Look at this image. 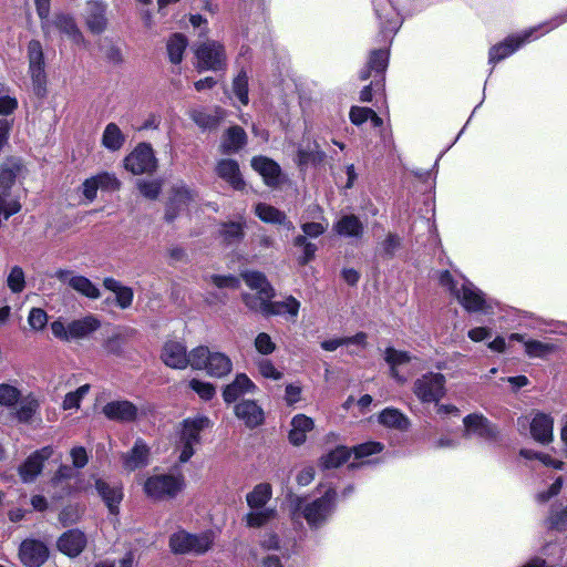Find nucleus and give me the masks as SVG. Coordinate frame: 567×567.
I'll use <instances>...</instances> for the list:
<instances>
[{
	"mask_svg": "<svg viewBox=\"0 0 567 567\" xmlns=\"http://www.w3.org/2000/svg\"><path fill=\"white\" fill-rule=\"evenodd\" d=\"M439 284L450 291L457 301L470 312L486 311L483 292L465 278L454 279L450 271L439 274Z\"/></svg>",
	"mask_w": 567,
	"mask_h": 567,
	"instance_id": "nucleus-1",
	"label": "nucleus"
},
{
	"mask_svg": "<svg viewBox=\"0 0 567 567\" xmlns=\"http://www.w3.org/2000/svg\"><path fill=\"white\" fill-rule=\"evenodd\" d=\"M210 426V420L204 415L188 417L182 422L174 446L179 463H186L193 457L196 447L200 445V433Z\"/></svg>",
	"mask_w": 567,
	"mask_h": 567,
	"instance_id": "nucleus-2",
	"label": "nucleus"
},
{
	"mask_svg": "<svg viewBox=\"0 0 567 567\" xmlns=\"http://www.w3.org/2000/svg\"><path fill=\"white\" fill-rule=\"evenodd\" d=\"M337 493L329 488L321 497L306 503L302 498H297L295 511L300 512L310 527H319L327 522L333 513L336 506Z\"/></svg>",
	"mask_w": 567,
	"mask_h": 567,
	"instance_id": "nucleus-3",
	"label": "nucleus"
},
{
	"mask_svg": "<svg viewBox=\"0 0 567 567\" xmlns=\"http://www.w3.org/2000/svg\"><path fill=\"white\" fill-rule=\"evenodd\" d=\"M185 487V478L182 474H158L147 477L143 489L147 497L155 501L174 498Z\"/></svg>",
	"mask_w": 567,
	"mask_h": 567,
	"instance_id": "nucleus-4",
	"label": "nucleus"
},
{
	"mask_svg": "<svg viewBox=\"0 0 567 567\" xmlns=\"http://www.w3.org/2000/svg\"><path fill=\"white\" fill-rule=\"evenodd\" d=\"M192 368L205 370L207 374L223 378L233 369L231 360L223 352H213L207 347L200 346L193 349Z\"/></svg>",
	"mask_w": 567,
	"mask_h": 567,
	"instance_id": "nucleus-5",
	"label": "nucleus"
},
{
	"mask_svg": "<svg viewBox=\"0 0 567 567\" xmlns=\"http://www.w3.org/2000/svg\"><path fill=\"white\" fill-rule=\"evenodd\" d=\"M214 538V533L209 530L200 534H189L185 530H178L171 536L169 547L175 554L199 555L212 548Z\"/></svg>",
	"mask_w": 567,
	"mask_h": 567,
	"instance_id": "nucleus-6",
	"label": "nucleus"
},
{
	"mask_svg": "<svg viewBox=\"0 0 567 567\" xmlns=\"http://www.w3.org/2000/svg\"><path fill=\"white\" fill-rule=\"evenodd\" d=\"M99 327L100 321L93 316H86L69 323H65L62 319H58L50 324L52 334L64 342L83 339L97 330Z\"/></svg>",
	"mask_w": 567,
	"mask_h": 567,
	"instance_id": "nucleus-7",
	"label": "nucleus"
},
{
	"mask_svg": "<svg viewBox=\"0 0 567 567\" xmlns=\"http://www.w3.org/2000/svg\"><path fill=\"white\" fill-rule=\"evenodd\" d=\"M246 306L266 317L270 316H286L288 320L295 322L298 318L301 303L292 296L286 297L284 300L272 301L271 299H265V301H258L254 298L246 297Z\"/></svg>",
	"mask_w": 567,
	"mask_h": 567,
	"instance_id": "nucleus-8",
	"label": "nucleus"
},
{
	"mask_svg": "<svg viewBox=\"0 0 567 567\" xmlns=\"http://www.w3.org/2000/svg\"><path fill=\"white\" fill-rule=\"evenodd\" d=\"M413 393L422 403H437L445 395V377L427 372L413 383Z\"/></svg>",
	"mask_w": 567,
	"mask_h": 567,
	"instance_id": "nucleus-9",
	"label": "nucleus"
},
{
	"mask_svg": "<svg viewBox=\"0 0 567 567\" xmlns=\"http://www.w3.org/2000/svg\"><path fill=\"white\" fill-rule=\"evenodd\" d=\"M29 75L32 81L33 91L38 96L47 93V74L44 69V53L41 43L32 40L28 44Z\"/></svg>",
	"mask_w": 567,
	"mask_h": 567,
	"instance_id": "nucleus-10",
	"label": "nucleus"
},
{
	"mask_svg": "<svg viewBox=\"0 0 567 567\" xmlns=\"http://www.w3.org/2000/svg\"><path fill=\"white\" fill-rule=\"evenodd\" d=\"M197 69L199 71H219L226 68L227 58L224 45L209 40L196 49Z\"/></svg>",
	"mask_w": 567,
	"mask_h": 567,
	"instance_id": "nucleus-11",
	"label": "nucleus"
},
{
	"mask_svg": "<svg viewBox=\"0 0 567 567\" xmlns=\"http://www.w3.org/2000/svg\"><path fill=\"white\" fill-rule=\"evenodd\" d=\"M124 167L134 175L153 173L157 167L153 148L146 143L138 144L124 158Z\"/></svg>",
	"mask_w": 567,
	"mask_h": 567,
	"instance_id": "nucleus-12",
	"label": "nucleus"
},
{
	"mask_svg": "<svg viewBox=\"0 0 567 567\" xmlns=\"http://www.w3.org/2000/svg\"><path fill=\"white\" fill-rule=\"evenodd\" d=\"M94 488L101 497L110 514L117 515L120 513V504L123 501V485L120 482L92 476Z\"/></svg>",
	"mask_w": 567,
	"mask_h": 567,
	"instance_id": "nucleus-13",
	"label": "nucleus"
},
{
	"mask_svg": "<svg viewBox=\"0 0 567 567\" xmlns=\"http://www.w3.org/2000/svg\"><path fill=\"white\" fill-rule=\"evenodd\" d=\"M545 24H540L536 28H532L529 30L524 31L519 35H513L507 38L504 42L494 45L489 50V63H496L507 58L512 53H514L520 45L529 42L535 37L534 33L538 30H542Z\"/></svg>",
	"mask_w": 567,
	"mask_h": 567,
	"instance_id": "nucleus-14",
	"label": "nucleus"
},
{
	"mask_svg": "<svg viewBox=\"0 0 567 567\" xmlns=\"http://www.w3.org/2000/svg\"><path fill=\"white\" fill-rule=\"evenodd\" d=\"M161 359L163 363L172 369L183 370L192 367L193 350L187 353L186 347L177 341H167L163 346Z\"/></svg>",
	"mask_w": 567,
	"mask_h": 567,
	"instance_id": "nucleus-15",
	"label": "nucleus"
},
{
	"mask_svg": "<svg viewBox=\"0 0 567 567\" xmlns=\"http://www.w3.org/2000/svg\"><path fill=\"white\" fill-rule=\"evenodd\" d=\"M19 557L27 567H40L47 561L49 549L40 540L25 539L20 545Z\"/></svg>",
	"mask_w": 567,
	"mask_h": 567,
	"instance_id": "nucleus-16",
	"label": "nucleus"
},
{
	"mask_svg": "<svg viewBox=\"0 0 567 567\" xmlns=\"http://www.w3.org/2000/svg\"><path fill=\"white\" fill-rule=\"evenodd\" d=\"M6 89L0 84V151L7 144L9 133L12 127V121L6 118L18 109V100L6 93Z\"/></svg>",
	"mask_w": 567,
	"mask_h": 567,
	"instance_id": "nucleus-17",
	"label": "nucleus"
},
{
	"mask_svg": "<svg viewBox=\"0 0 567 567\" xmlns=\"http://www.w3.org/2000/svg\"><path fill=\"white\" fill-rule=\"evenodd\" d=\"M53 455L52 446H44L39 451L31 454L25 462L20 466L19 474L24 483H29L35 480L41 473L43 462Z\"/></svg>",
	"mask_w": 567,
	"mask_h": 567,
	"instance_id": "nucleus-18",
	"label": "nucleus"
},
{
	"mask_svg": "<svg viewBox=\"0 0 567 567\" xmlns=\"http://www.w3.org/2000/svg\"><path fill=\"white\" fill-rule=\"evenodd\" d=\"M245 284L252 290L257 291V296L245 293L243 296L244 303L246 305V297L254 298L258 301H265V299H272L275 290L267 280L266 276L259 271H246L241 275Z\"/></svg>",
	"mask_w": 567,
	"mask_h": 567,
	"instance_id": "nucleus-19",
	"label": "nucleus"
},
{
	"mask_svg": "<svg viewBox=\"0 0 567 567\" xmlns=\"http://www.w3.org/2000/svg\"><path fill=\"white\" fill-rule=\"evenodd\" d=\"M103 414L111 421L128 423L136 420L138 410L127 400H115L106 403L102 409Z\"/></svg>",
	"mask_w": 567,
	"mask_h": 567,
	"instance_id": "nucleus-20",
	"label": "nucleus"
},
{
	"mask_svg": "<svg viewBox=\"0 0 567 567\" xmlns=\"http://www.w3.org/2000/svg\"><path fill=\"white\" fill-rule=\"evenodd\" d=\"M252 168L261 175L266 185L276 187L284 181L280 166L266 156H256L251 159Z\"/></svg>",
	"mask_w": 567,
	"mask_h": 567,
	"instance_id": "nucleus-21",
	"label": "nucleus"
},
{
	"mask_svg": "<svg viewBox=\"0 0 567 567\" xmlns=\"http://www.w3.org/2000/svg\"><path fill=\"white\" fill-rule=\"evenodd\" d=\"M87 543L86 536L79 529H70L63 533L56 543L61 553L69 557L79 556L85 548Z\"/></svg>",
	"mask_w": 567,
	"mask_h": 567,
	"instance_id": "nucleus-22",
	"label": "nucleus"
},
{
	"mask_svg": "<svg viewBox=\"0 0 567 567\" xmlns=\"http://www.w3.org/2000/svg\"><path fill=\"white\" fill-rule=\"evenodd\" d=\"M215 172L219 178L225 181L234 189L241 190L245 188V181L237 161L231 158L219 159L216 164Z\"/></svg>",
	"mask_w": 567,
	"mask_h": 567,
	"instance_id": "nucleus-23",
	"label": "nucleus"
},
{
	"mask_svg": "<svg viewBox=\"0 0 567 567\" xmlns=\"http://www.w3.org/2000/svg\"><path fill=\"white\" fill-rule=\"evenodd\" d=\"M532 437L542 443L548 444L553 441L554 420L549 414L536 412L529 421Z\"/></svg>",
	"mask_w": 567,
	"mask_h": 567,
	"instance_id": "nucleus-24",
	"label": "nucleus"
},
{
	"mask_svg": "<svg viewBox=\"0 0 567 567\" xmlns=\"http://www.w3.org/2000/svg\"><path fill=\"white\" fill-rule=\"evenodd\" d=\"M375 13L381 20V32L384 37L399 30L401 20L390 0H380L379 3L375 4Z\"/></svg>",
	"mask_w": 567,
	"mask_h": 567,
	"instance_id": "nucleus-25",
	"label": "nucleus"
},
{
	"mask_svg": "<svg viewBox=\"0 0 567 567\" xmlns=\"http://www.w3.org/2000/svg\"><path fill=\"white\" fill-rule=\"evenodd\" d=\"M106 3L100 0H90L86 3L85 22L89 30L93 33H102L107 23Z\"/></svg>",
	"mask_w": 567,
	"mask_h": 567,
	"instance_id": "nucleus-26",
	"label": "nucleus"
},
{
	"mask_svg": "<svg viewBox=\"0 0 567 567\" xmlns=\"http://www.w3.org/2000/svg\"><path fill=\"white\" fill-rule=\"evenodd\" d=\"M463 423L465 427L464 436L466 437L478 436L491 440L495 436V430L482 414H470L464 417Z\"/></svg>",
	"mask_w": 567,
	"mask_h": 567,
	"instance_id": "nucleus-27",
	"label": "nucleus"
},
{
	"mask_svg": "<svg viewBox=\"0 0 567 567\" xmlns=\"http://www.w3.org/2000/svg\"><path fill=\"white\" fill-rule=\"evenodd\" d=\"M235 414L248 427H256L264 422V411L255 401H243L235 406Z\"/></svg>",
	"mask_w": 567,
	"mask_h": 567,
	"instance_id": "nucleus-28",
	"label": "nucleus"
},
{
	"mask_svg": "<svg viewBox=\"0 0 567 567\" xmlns=\"http://www.w3.org/2000/svg\"><path fill=\"white\" fill-rule=\"evenodd\" d=\"M255 214L264 223L282 225L288 230L295 229L293 224L287 219L286 214L271 205L258 203L255 206Z\"/></svg>",
	"mask_w": 567,
	"mask_h": 567,
	"instance_id": "nucleus-29",
	"label": "nucleus"
},
{
	"mask_svg": "<svg viewBox=\"0 0 567 567\" xmlns=\"http://www.w3.org/2000/svg\"><path fill=\"white\" fill-rule=\"evenodd\" d=\"M291 429L289 431V442L299 446L306 442L307 433L313 430V421L311 417L305 414H297L291 420Z\"/></svg>",
	"mask_w": 567,
	"mask_h": 567,
	"instance_id": "nucleus-30",
	"label": "nucleus"
},
{
	"mask_svg": "<svg viewBox=\"0 0 567 567\" xmlns=\"http://www.w3.org/2000/svg\"><path fill=\"white\" fill-rule=\"evenodd\" d=\"M150 450L142 440H137L130 452L123 454V466L128 471H134L147 465Z\"/></svg>",
	"mask_w": 567,
	"mask_h": 567,
	"instance_id": "nucleus-31",
	"label": "nucleus"
},
{
	"mask_svg": "<svg viewBox=\"0 0 567 567\" xmlns=\"http://www.w3.org/2000/svg\"><path fill=\"white\" fill-rule=\"evenodd\" d=\"M252 381L244 373L237 374L235 380L226 385L223 398L227 403L235 402L240 395L255 390Z\"/></svg>",
	"mask_w": 567,
	"mask_h": 567,
	"instance_id": "nucleus-32",
	"label": "nucleus"
},
{
	"mask_svg": "<svg viewBox=\"0 0 567 567\" xmlns=\"http://www.w3.org/2000/svg\"><path fill=\"white\" fill-rule=\"evenodd\" d=\"M412 358L408 351L396 350L392 347L385 349L384 360L390 365L391 377L399 383H404L406 380L399 373L398 368L410 363Z\"/></svg>",
	"mask_w": 567,
	"mask_h": 567,
	"instance_id": "nucleus-33",
	"label": "nucleus"
},
{
	"mask_svg": "<svg viewBox=\"0 0 567 567\" xmlns=\"http://www.w3.org/2000/svg\"><path fill=\"white\" fill-rule=\"evenodd\" d=\"M22 172V164L17 158H8L0 166V189L12 190L16 179Z\"/></svg>",
	"mask_w": 567,
	"mask_h": 567,
	"instance_id": "nucleus-34",
	"label": "nucleus"
},
{
	"mask_svg": "<svg viewBox=\"0 0 567 567\" xmlns=\"http://www.w3.org/2000/svg\"><path fill=\"white\" fill-rule=\"evenodd\" d=\"M53 24L55 28L64 33L66 38L72 41L75 44H84V38L80 29L78 28L75 21L73 18L66 14H58L54 20Z\"/></svg>",
	"mask_w": 567,
	"mask_h": 567,
	"instance_id": "nucleus-35",
	"label": "nucleus"
},
{
	"mask_svg": "<svg viewBox=\"0 0 567 567\" xmlns=\"http://www.w3.org/2000/svg\"><path fill=\"white\" fill-rule=\"evenodd\" d=\"M247 135L239 126L230 127L220 144V150L225 154L238 152L246 144Z\"/></svg>",
	"mask_w": 567,
	"mask_h": 567,
	"instance_id": "nucleus-36",
	"label": "nucleus"
},
{
	"mask_svg": "<svg viewBox=\"0 0 567 567\" xmlns=\"http://www.w3.org/2000/svg\"><path fill=\"white\" fill-rule=\"evenodd\" d=\"M124 143L125 135L118 125L115 123H109L102 133V146L111 152H117L123 147Z\"/></svg>",
	"mask_w": 567,
	"mask_h": 567,
	"instance_id": "nucleus-37",
	"label": "nucleus"
},
{
	"mask_svg": "<svg viewBox=\"0 0 567 567\" xmlns=\"http://www.w3.org/2000/svg\"><path fill=\"white\" fill-rule=\"evenodd\" d=\"M103 285L107 290L115 293L116 303L120 308L126 309L132 305L134 293L130 287L123 286L120 281L111 277L105 278Z\"/></svg>",
	"mask_w": 567,
	"mask_h": 567,
	"instance_id": "nucleus-38",
	"label": "nucleus"
},
{
	"mask_svg": "<svg viewBox=\"0 0 567 567\" xmlns=\"http://www.w3.org/2000/svg\"><path fill=\"white\" fill-rule=\"evenodd\" d=\"M363 229V224L354 215L342 216L334 225L336 233L347 237H361Z\"/></svg>",
	"mask_w": 567,
	"mask_h": 567,
	"instance_id": "nucleus-39",
	"label": "nucleus"
},
{
	"mask_svg": "<svg viewBox=\"0 0 567 567\" xmlns=\"http://www.w3.org/2000/svg\"><path fill=\"white\" fill-rule=\"evenodd\" d=\"M194 200V193L186 187H177L174 189V194L169 200L166 219L173 220L176 217V208H183Z\"/></svg>",
	"mask_w": 567,
	"mask_h": 567,
	"instance_id": "nucleus-40",
	"label": "nucleus"
},
{
	"mask_svg": "<svg viewBox=\"0 0 567 567\" xmlns=\"http://www.w3.org/2000/svg\"><path fill=\"white\" fill-rule=\"evenodd\" d=\"M271 486L267 483H260L254 487L246 496L250 509L266 508L265 505L271 498Z\"/></svg>",
	"mask_w": 567,
	"mask_h": 567,
	"instance_id": "nucleus-41",
	"label": "nucleus"
},
{
	"mask_svg": "<svg viewBox=\"0 0 567 567\" xmlns=\"http://www.w3.org/2000/svg\"><path fill=\"white\" fill-rule=\"evenodd\" d=\"M525 352L530 358L545 359L558 350V346L549 341L527 340L524 342Z\"/></svg>",
	"mask_w": 567,
	"mask_h": 567,
	"instance_id": "nucleus-42",
	"label": "nucleus"
},
{
	"mask_svg": "<svg viewBox=\"0 0 567 567\" xmlns=\"http://www.w3.org/2000/svg\"><path fill=\"white\" fill-rule=\"evenodd\" d=\"M389 53L386 50H374L372 51L367 69L362 70L360 73L361 80H368L371 75V72L374 71L377 73H382L388 65Z\"/></svg>",
	"mask_w": 567,
	"mask_h": 567,
	"instance_id": "nucleus-43",
	"label": "nucleus"
},
{
	"mask_svg": "<svg viewBox=\"0 0 567 567\" xmlns=\"http://www.w3.org/2000/svg\"><path fill=\"white\" fill-rule=\"evenodd\" d=\"M349 117L352 124L360 126L368 120L371 121L374 127H382L383 120L369 107L352 106L349 113Z\"/></svg>",
	"mask_w": 567,
	"mask_h": 567,
	"instance_id": "nucleus-44",
	"label": "nucleus"
},
{
	"mask_svg": "<svg viewBox=\"0 0 567 567\" xmlns=\"http://www.w3.org/2000/svg\"><path fill=\"white\" fill-rule=\"evenodd\" d=\"M190 118L203 130L216 127L224 116L221 110H216L215 114H209L204 110L193 109L189 111Z\"/></svg>",
	"mask_w": 567,
	"mask_h": 567,
	"instance_id": "nucleus-45",
	"label": "nucleus"
},
{
	"mask_svg": "<svg viewBox=\"0 0 567 567\" xmlns=\"http://www.w3.org/2000/svg\"><path fill=\"white\" fill-rule=\"evenodd\" d=\"M187 48V39L181 33L173 34L166 44L169 61L179 64Z\"/></svg>",
	"mask_w": 567,
	"mask_h": 567,
	"instance_id": "nucleus-46",
	"label": "nucleus"
},
{
	"mask_svg": "<svg viewBox=\"0 0 567 567\" xmlns=\"http://www.w3.org/2000/svg\"><path fill=\"white\" fill-rule=\"evenodd\" d=\"M350 457V451L344 446H338L320 458V465L326 468H336L346 463Z\"/></svg>",
	"mask_w": 567,
	"mask_h": 567,
	"instance_id": "nucleus-47",
	"label": "nucleus"
},
{
	"mask_svg": "<svg viewBox=\"0 0 567 567\" xmlns=\"http://www.w3.org/2000/svg\"><path fill=\"white\" fill-rule=\"evenodd\" d=\"M276 515L272 508H258L250 509L245 516V522L248 527L258 528L270 522Z\"/></svg>",
	"mask_w": 567,
	"mask_h": 567,
	"instance_id": "nucleus-48",
	"label": "nucleus"
},
{
	"mask_svg": "<svg viewBox=\"0 0 567 567\" xmlns=\"http://www.w3.org/2000/svg\"><path fill=\"white\" fill-rule=\"evenodd\" d=\"M71 288L90 299H97L100 289L86 277L78 275L71 282Z\"/></svg>",
	"mask_w": 567,
	"mask_h": 567,
	"instance_id": "nucleus-49",
	"label": "nucleus"
},
{
	"mask_svg": "<svg viewBox=\"0 0 567 567\" xmlns=\"http://www.w3.org/2000/svg\"><path fill=\"white\" fill-rule=\"evenodd\" d=\"M379 422L389 427L405 429L408 419L396 409L386 408L379 414Z\"/></svg>",
	"mask_w": 567,
	"mask_h": 567,
	"instance_id": "nucleus-50",
	"label": "nucleus"
},
{
	"mask_svg": "<svg viewBox=\"0 0 567 567\" xmlns=\"http://www.w3.org/2000/svg\"><path fill=\"white\" fill-rule=\"evenodd\" d=\"M7 286L12 293H20L25 288V275L20 266H13L7 277Z\"/></svg>",
	"mask_w": 567,
	"mask_h": 567,
	"instance_id": "nucleus-51",
	"label": "nucleus"
},
{
	"mask_svg": "<svg viewBox=\"0 0 567 567\" xmlns=\"http://www.w3.org/2000/svg\"><path fill=\"white\" fill-rule=\"evenodd\" d=\"M220 236L228 244L237 243L244 237V223H226L221 226Z\"/></svg>",
	"mask_w": 567,
	"mask_h": 567,
	"instance_id": "nucleus-52",
	"label": "nucleus"
},
{
	"mask_svg": "<svg viewBox=\"0 0 567 567\" xmlns=\"http://www.w3.org/2000/svg\"><path fill=\"white\" fill-rule=\"evenodd\" d=\"M89 391L90 385L84 384L78 388L75 391L66 393L62 402L63 410H78L81 405V401L89 393Z\"/></svg>",
	"mask_w": 567,
	"mask_h": 567,
	"instance_id": "nucleus-53",
	"label": "nucleus"
},
{
	"mask_svg": "<svg viewBox=\"0 0 567 567\" xmlns=\"http://www.w3.org/2000/svg\"><path fill=\"white\" fill-rule=\"evenodd\" d=\"M401 247V238L396 234L389 233L379 244V252L386 258H392Z\"/></svg>",
	"mask_w": 567,
	"mask_h": 567,
	"instance_id": "nucleus-54",
	"label": "nucleus"
},
{
	"mask_svg": "<svg viewBox=\"0 0 567 567\" xmlns=\"http://www.w3.org/2000/svg\"><path fill=\"white\" fill-rule=\"evenodd\" d=\"M39 409V402L34 398H25L20 402L17 417L20 422H29Z\"/></svg>",
	"mask_w": 567,
	"mask_h": 567,
	"instance_id": "nucleus-55",
	"label": "nucleus"
},
{
	"mask_svg": "<svg viewBox=\"0 0 567 567\" xmlns=\"http://www.w3.org/2000/svg\"><path fill=\"white\" fill-rule=\"evenodd\" d=\"M94 177L96 178L99 188L101 190L115 192L118 190L121 187V182L113 173L102 172L94 175Z\"/></svg>",
	"mask_w": 567,
	"mask_h": 567,
	"instance_id": "nucleus-56",
	"label": "nucleus"
},
{
	"mask_svg": "<svg viewBox=\"0 0 567 567\" xmlns=\"http://www.w3.org/2000/svg\"><path fill=\"white\" fill-rule=\"evenodd\" d=\"M20 400V391L10 384H0V404L11 408Z\"/></svg>",
	"mask_w": 567,
	"mask_h": 567,
	"instance_id": "nucleus-57",
	"label": "nucleus"
},
{
	"mask_svg": "<svg viewBox=\"0 0 567 567\" xmlns=\"http://www.w3.org/2000/svg\"><path fill=\"white\" fill-rule=\"evenodd\" d=\"M233 92L244 105L248 104V78L246 73L241 72L234 79Z\"/></svg>",
	"mask_w": 567,
	"mask_h": 567,
	"instance_id": "nucleus-58",
	"label": "nucleus"
},
{
	"mask_svg": "<svg viewBox=\"0 0 567 567\" xmlns=\"http://www.w3.org/2000/svg\"><path fill=\"white\" fill-rule=\"evenodd\" d=\"M189 388L194 392H196L200 399H203L205 401L213 399L216 393V390L212 383L200 381L197 379H192L189 381Z\"/></svg>",
	"mask_w": 567,
	"mask_h": 567,
	"instance_id": "nucleus-59",
	"label": "nucleus"
},
{
	"mask_svg": "<svg viewBox=\"0 0 567 567\" xmlns=\"http://www.w3.org/2000/svg\"><path fill=\"white\" fill-rule=\"evenodd\" d=\"M125 342H126L125 336L116 333L106 339V341L104 343V348L107 353L120 357V355L124 354Z\"/></svg>",
	"mask_w": 567,
	"mask_h": 567,
	"instance_id": "nucleus-60",
	"label": "nucleus"
},
{
	"mask_svg": "<svg viewBox=\"0 0 567 567\" xmlns=\"http://www.w3.org/2000/svg\"><path fill=\"white\" fill-rule=\"evenodd\" d=\"M255 348L260 354L268 355L276 350V344L268 333L260 332L255 338Z\"/></svg>",
	"mask_w": 567,
	"mask_h": 567,
	"instance_id": "nucleus-61",
	"label": "nucleus"
},
{
	"mask_svg": "<svg viewBox=\"0 0 567 567\" xmlns=\"http://www.w3.org/2000/svg\"><path fill=\"white\" fill-rule=\"evenodd\" d=\"M257 369H258V372L264 378L271 379V380H275V381L280 380L282 378V372H280L274 365V363L270 360H268V359H260L257 362Z\"/></svg>",
	"mask_w": 567,
	"mask_h": 567,
	"instance_id": "nucleus-62",
	"label": "nucleus"
},
{
	"mask_svg": "<svg viewBox=\"0 0 567 567\" xmlns=\"http://www.w3.org/2000/svg\"><path fill=\"white\" fill-rule=\"evenodd\" d=\"M48 322V315L41 308H32L28 316V323L33 330H42Z\"/></svg>",
	"mask_w": 567,
	"mask_h": 567,
	"instance_id": "nucleus-63",
	"label": "nucleus"
},
{
	"mask_svg": "<svg viewBox=\"0 0 567 567\" xmlns=\"http://www.w3.org/2000/svg\"><path fill=\"white\" fill-rule=\"evenodd\" d=\"M549 527L558 530H567V506L560 511H553L548 517Z\"/></svg>",
	"mask_w": 567,
	"mask_h": 567,
	"instance_id": "nucleus-64",
	"label": "nucleus"
}]
</instances>
